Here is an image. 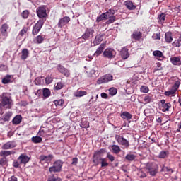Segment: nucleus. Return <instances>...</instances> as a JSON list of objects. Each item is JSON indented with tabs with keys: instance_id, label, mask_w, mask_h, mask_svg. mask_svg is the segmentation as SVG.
Instances as JSON below:
<instances>
[{
	"instance_id": "nucleus-43",
	"label": "nucleus",
	"mask_w": 181,
	"mask_h": 181,
	"mask_svg": "<svg viewBox=\"0 0 181 181\" xmlns=\"http://www.w3.org/2000/svg\"><path fill=\"white\" fill-rule=\"evenodd\" d=\"M11 75H7L6 77H4L2 79L3 84H8V83H9L11 82Z\"/></svg>"
},
{
	"instance_id": "nucleus-13",
	"label": "nucleus",
	"mask_w": 181,
	"mask_h": 181,
	"mask_svg": "<svg viewBox=\"0 0 181 181\" xmlns=\"http://www.w3.org/2000/svg\"><path fill=\"white\" fill-rule=\"evenodd\" d=\"M112 78H114L112 75L107 74L98 80V84H103V83H109V81H112Z\"/></svg>"
},
{
	"instance_id": "nucleus-8",
	"label": "nucleus",
	"mask_w": 181,
	"mask_h": 181,
	"mask_svg": "<svg viewBox=\"0 0 181 181\" xmlns=\"http://www.w3.org/2000/svg\"><path fill=\"white\" fill-rule=\"evenodd\" d=\"M115 139L119 145H122V146H124L125 148H129V141H128L125 138L119 135H116Z\"/></svg>"
},
{
	"instance_id": "nucleus-2",
	"label": "nucleus",
	"mask_w": 181,
	"mask_h": 181,
	"mask_svg": "<svg viewBox=\"0 0 181 181\" xmlns=\"http://www.w3.org/2000/svg\"><path fill=\"white\" fill-rule=\"evenodd\" d=\"M146 169L148 170V173L151 176H156V173H158L159 170V165L155 163H151L147 164Z\"/></svg>"
},
{
	"instance_id": "nucleus-31",
	"label": "nucleus",
	"mask_w": 181,
	"mask_h": 181,
	"mask_svg": "<svg viewBox=\"0 0 181 181\" xmlns=\"http://www.w3.org/2000/svg\"><path fill=\"white\" fill-rule=\"evenodd\" d=\"M6 166H8V159L5 157L0 158V168H6Z\"/></svg>"
},
{
	"instance_id": "nucleus-59",
	"label": "nucleus",
	"mask_w": 181,
	"mask_h": 181,
	"mask_svg": "<svg viewBox=\"0 0 181 181\" xmlns=\"http://www.w3.org/2000/svg\"><path fill=\"white\" fill-rule=\"evenodd\" d=\"M153 39H154L155 40H160V33H156L153 34L152 36Z\"/></svg>"
},
{
	"instance_id": "nucleus-60",
	"label": "nucleus",
	"mask_w": 181,
	"mask_h": 181,
	"mask_svg": "<svg viewBox=\"0 0 181 181\" xmlns=\"http://www.w3.org/2000/svg\"><path fill=\"white\" fill-rule=\"evenodd\" d=\"M26 32H28V28L24 27L21 31H20V36H23V35H25V33H26Z\"/></svg>"
},
{
	"instance_id": "nucleus-50",
	"label": "nucleus",
	"mask_w": 181,
	"mask_h": 181,
	"mask_svg": "<svg viewBox=\"0 0 181 181\" xmlns=\"http://www.w3.org/2000/svg\"><path fill=\"white\" fill-rule=\"evenodd\" d=\"M29 11L25 10L22 12L21 16L22 18H23V19H28V18L29 17Z\"/></svg>"
},
{
	"instance_id": "nucleus-24",
	"label": "nucleus",
	"mask_w": 181,
	"mask_h": 181,
	"mask_svg": "<svg viewBox=\"0 0 181 181\" xmlns=\"http://www.w3.org/2000/svg\"><path fill=\"white\" fill-rule=\"evenodd\" d=\"M120 54L123 60H126V59L129 57V53L128 52V49L127 48H123L120 52Z\"/></svg>"
},
{
	"instance_id": "nucleus-52",
	"label": "nucleus",
	"mask_w": 181,
	"mask_h": 181,
	"mask_svg": "<svg viewBox=\"0 0 181 181\" xmlns=\"http://www.w3.org/2000/svg\"><path fill=\"white\" fill-rule=\"evenodd\" d=\"M101 164V168H107L108 166V163L107 162V159L103 158L102 160L100 161Z\"/></svg>"
},
{
	"instance_id": "nucleus-42",
	"label": "nucleus",
	"mask_w": 181,
	"mask_h": 181,
	"mask_svg": "<svg viewBox=\"0 0 181 181\" xmlns=\"http://www.w3.org/2000/svg\"><path fill=\"white\" fill-rule=\"evenodd\" d=\"M173 46H174V47H180V46H181V37H180L177 40H175L173 42Z\"/></svg>"
},
{
	"instance_id": "nucleus-16",
	"label": "nucleus",
	"mask_w": 181,
	"mask_h": 181,
	"mask_svg": "<svg viewBox=\"0 0 181 181\" xmlns=\"http://www.w3.org/2000/svg\"><path fill=\"white\" fill-rule=\"evenodd\" d=\"M13 148H16V142L14 141H8L1 146V149L4 150L13 149Z\"/></svg>"
},
{
	"instance_id": "nucleus-40",
	"label": "nucleus",
	"mask_w": 181,
	"mask_h": 181,
	"mask_svg": "<svg viewBox=\"0 0 181 181\" xmlns=\"http://www.w3.org/2000/svg\"><path fill=\"white\" fill-rule=\"evenodd\" d=\"M135 158H136V156L134 154H127L125 156L126 160H128L129 162H132V160H135Z\"/></svg>"
},
{
	"instance_id": "nucleus-27",
	"label": "nucleus",
	"mask_w": 181,
	"mask_h": 181,
	"mask_svg": "<svg viewBox=\"0 0 181 181\" xmlns=\"http://www.w3.org/2000/svg\"><path fill=\"white\" fill-rule=\"evenodd\" d=\"M13 125H19V124H21V122H22V116L18 115H16L13 121H12Z\"/></svg>"
},
{
	"instance_id": "nucleus-53",
	"label": "nucleus",
	"mask_w": 181,
	"mask_h": 181,
	"mask_svg": "<svg viewBox=\"0 0 181 181\" xmlns=\"http://www.w3.org/2000/svg\"><path fill=\"white\" fill-rule=\"evenodd\" d=\"M81 127L82 128H90V123L87 121L81 122Z\"/></svg>"
},
{
	"instance_id": "nucleus-9",
	"label": "nucleus",
	"mask_w": 181,
	"mask_h": 181,
	"mask_svg": "<svg viewBox=\"0 0 181 181\" xmlns=\"http://www.w3.org/2000/svg\"><path fill=\"white\" fill-rule=\"evenodd\" d=\"M44 23L45 22H43L42 20L38 21L33 28L32 34L34 35H37V33L40 32V29H42L43 27Z\"/></svg>"
},
{
	"instance_id": "nucleus-57",
	"label": "nucleus",
	"mask_w": 181,
	"mask_h": 181,
	"mask_svg": "<svg viewBox=\"0 0 181 181\" xmlns=\"http://www.w3.org/2000/svg\"><path fill=\"white\" fill-rule=\"evenodd\" d=\"M161 172H172L173 173V170H172V168H169L168 167L163 165L161 169Z\"/></svg>"
},
{
	"instance_id": "nucleus-36",
	"label": "nucleus",
	"mask_w": 181,
	"mask_h": 181,
	"mask_svg": "<svg viewBox=\"0 0 181 181\" xmlns=\"http://www.w3.org/2000/svg\"><path fill=\"white\" fill-rule=\"evenodd\" d=\"M112 151L114 153L118 155V153H119V152L121 151V148H119L118 145L113 144L112 146Z\"/></svg>"
},
{
	"instance_id": "nucleus-49",
	"label": "nucleus",
	"mask_w": 181,
	"mask_h": 181,
	"mask_svg": "<svg viewBox=\"0 0 181 181\" xmlns=\"http://www.w3.org/2000/svg\"><path fill=\"white\" fill-rule=\"evenodd\" d=\"M118 93V90L115 88H110L109 89V94L110 95H115Z\"/></svg>"
},
{
	"instance_id": "nucleus-1",
	"label": "nucleus",
	"mask_w": 181,
	"mask_h": 181,
	"mask_svg": "<svg viewBox=\"0 0 181 181\" xmlns=\"http://www.w3.org/2000/svg\"><path fill=\"white\" fill-rule=\"evenodd\" d=\"M12 105H13V101L12 100L11 96L3 95L1 99V105L0 103V114L1 112H2L1 107H4V108H8V110H11V108H12Z\"/></svg>"
},
{
	"instance_id": "nucleus-64",
	"label": "nucleus",
	"mask_w": 181,
	"mask_h": 181,
	"mask_svg": "<svg viewBox=\"0 0 181 181\" xmlns=\"http://www.w3.org/2000/svg\"><path fill=\"white\" fill-rule=\"evenodd\" d=\"M4 70H6V66L0 64V71H4Z\"/></svg>"
},
{
	"instance_id": "nucleus-56",
	"label": "nucleus",
	"mask_w": 181,
	"mask_h": 181,
	"mask_svg": "<svg viewBox=\"0 0 181 181\" xmlns=\"http://www.w3.org/2000/svg\"><path fill=\"white\" fill-rule=\"evenodd\" d=\"M157 65V69H154V73L158 71H160V70H163V68L162 67V64L158 62L156 64Z\"/></svg>"
},
{
	"instance_id": "nucleus-48",
	"label": "nucleus",
	"mask_w": 181,
	"mask_h": 181,
	"mask_svg": "<svg viewBox=\"0 0 181 181\" xmlns=\"http://www.w3.org/2000/svg\"><path fill=\"white\" fill-rule=\"evenodd\" d=\"M54 103L55 104L56 107L57 106H60L62 107V105H63V104H64V100L63 99H60V100H57L54 101Z\"/></svg>"
},
{
	"instance_id": "nucleus-10",
	"label": "nucleus",
	"mask_w": 181,
	"mask_h": 181,
	"mask_svg": "<svg viewBox=\"0 0 181 181\" xmlns=\"http://www.w3.org/2000/svg\"><path fill=\"white\" fill-rule=\"evenodd\" d=\"M94 36V28H86L85 33L83 34L81 37L84 40H88L89 37H93Z\"/></svg>"
},
{
	"instance_id": "nucleus-55",
	"label": "nucleus",
	"mask_w": 181,
	"mask_h": 181,
	"mask_svg": "<svg viewBox=\"0 0 181 181\" xmlns=\"http://www.w3.org/2000/svg\"><path fill=\"white\" fill-rule=\"evenodd\" d=\"M107 158L110 162H114V160H115V157H114V156L111 155L110 153H107Z\"/></svg>"
},
{
	"instance_id": "nucleus-26",
	"label": "nucleus",
	"mask_w": 181,
	"mask_h": 181,
	"mask_svg": "<svg viewBox=\"0 0 181 181\" xmlns=\"http://www.w3.org/2000/svg\"><path fill=\"white\" fill-rule=\"evenodd\" d=\"M29 57V50L28 49H23L21 51V59L26 60Z\"/></svg>"
},
{
	"instance_id": "nucleus-17",
	"label": "nucleus",
	"mask_w": 181,
	"mask_h": 181,
	"mask_svg": "<svg viewBox=\"0 0 181 181\" xmlns=\"http://www.w3.org/2000/svg\"><path fill=\"white\" fill-rule=\"evenodd\" d=\"M69 22H70V17L69 16L63 17L62 18L59 19L58 22V27L63 28V26H66V25H67Z\"/></svg>"
},
{
	"instance_id": "nucleus-51",
	"label": "nucleus",
	"mask_w": 181,
	"mask_h": 181,
	"mask_svg": "<svg viewBox=\"0 0 181 181\" xmlns=\"http://www.w3.org/2000/svg\"><path fill=\"white\" fill-rule=\"evenodd\" d=\"M166 18V14L162 13L158 15V21L159 22H165V19Z\"/></svg>"
},
{
	"instance_id": "nucleus-11",
	"label": "nucleus",
	"mask_w": 181,
	"mask_h": 181,
	"mask_svg": "<svg viewBox=\"0 0 181 181\" xmlns=\"http://www.w3.org/2000/svg\"><path fill=\"white\" fill-rule=\"evenodd\" d=\"M8 29H9V25L8 23H4L0 27V36L6 39L8 37Z\"/></svg>"
},
{
	"instance_id": "nucleus-4",
	"label": "nucleus",
	"mask_w": 181,
	"mask_h": 181,
	"mask_svg": "<svg viewBox=\"0 0 181 181\" xmlns=\"http://www.w3.org/2000/svg\"><path fill=\"white\" fill-rule=\"evenodd\" d=\"M179 87H180V81H176L173 85L171 89L164 93L166 97H170V95H175V94H176V91L179 90Z\"/></svg>"
},
{
	"instance_id": "nucleus-14",
	"label": "nucleus",
	"mask_w": 181,
	"mask_h": 181,
	"mask_svg": "<svg viewBox=\"0 0 181 181\" xmlns=\"http://www.w3.org/2000/svg\"><path fill=\"white\" fill-rule=\"evenodd\" d=\"M54 158V156L52 154H49L48 156L41 155L39 157L40 163H42V162H46V163H50V162L53 160Z\"/></svg>"
},
{
	"instance_id": "nucleus-39",
	"label": "nucleus",
	"mask_w": 181,
	"mask_h": 181,
	"mask_svg": "<svg viewBox=\"0 0 181 181\" xmlns=\"http://www.w3.org/2000/svg\"><path fill=\"white\" fill-rule=\"evenodd\" d=\"M105 153V149L101 148L100 150L96 151L93 155L96 156H100L101 158V156H103Z\"/></svg>"
},
{
	"instance_id": "nucleus-58",
	"label": "nucleus",
	"mask_w": 181,
	"mask_h": 181,
	"mask_svg": "<svg viewBox=\"0 0 181 181\" xmlns=\"http://www.w3.org/2000/svg\"><path fill=\"white\" fill-rule=\"evenodd\" d=\"M52 81H53V78H52V76H47L45 78L46 84H51V83H52Z\"/></svg>"
},
{
	"instance_id": "nucleus-32",
	"label": "nucleus",
	"mask_w": 181,
	"mask_h": 181,
	"mask_svg": "<svg viewBox=\"0 0 181 181\" xmlns=\"http://www.w3.org/2000/svg\"><path fill=\"white\" fill-rule=\"evenodd\" d=\"M74 97H84V95H87V91L84 90H77L74 93Z\"/></svg>"
},
{
	"instance_id": "nucleus-38",
	"label": "nucleus",
	"mask_w": 181,
	"mask_h": 181,
	"mask_svg": "<svg viewBox=\"0 0 181 181\" xmlns=\"http://www.w3.org/2000/svg\"><path fill=\"white\" fill-rule=\"evenodd\" d=\"M31 141L32 142H33V144H40V142H42L43 139H42V137L36 136L32 137Z\"/></svg>"
},
{
	"instance_id": "nucleus-46",
	"label": "nucleus",
	"mask_w": 181,
	"mask_h": 181,
	"mask_svg": "<svg viewBox=\"0 0 181 181\" xmlns=\"http://www.w3.org/2000/svg\"><path fill=\"white\" fill-rule=\"evenodd\" d=\"M107 20L105 17V13H103L100 16L97 17L96 22H101V21H105Z\"/></svg>"
},
{
	"instance_id": "nucleus-29",
	"label": "nucleus",
	"mask_w": 181,
	"mask_h": 181,
	"mask_svg": "<svg viewBox=\"0 0 181 181\" xmlns=\"http://www.w3.org/2000/svg\"><path fill=\"white\" fill-rule=\"evenodd\" d=\"M44 129H41L39 132H38V135L40 136H45V135H47L49 132V127H42Z\"/></svg>"
},
{
	"instance_id": "nucleus-7",
	"label": "nucleus",
	"mask_w": 181,
	"mask_h": 181,
	"mask_svg": "<svg viewBox=\"0 0 181 181\" xmlns=\"http://www.w3.org/2000/svg\"><path fill=\"white\" fill-rule=\"evenodd\" d=\"M37 15L38 18L40 19H44L45 18H47V13L46 11V7L45 6H40L37 8L36 10Z\"/></svg>"
},
{
	"instance_id": "nucleus-22",
	"label": "nucleus",
	"mask_w": 181,
	"mask_h": 181,
	"mask_svg": "<svg viewBox=\"0 0 181 181\" xmlns=\"http://www.w3.org/2000/svg\"><path fill=\"white\" fill-rule=\"evenodd\" d=\"M105 49V44L102 43L100 45L99 47L96 49L95 52L94 53V56L96 57H98L103 52H104V49Z\"/></svg>"
},
{
	"instance_id": "nucleus-23",
	"label": "nucleus",
	"mask_w": 181,
	"mask_h": 181,
	"mask_svg": "<svg viewBox=\"0 0 181 181\" xmlns=\"http://www.w3.org/2000/svg\"><path fill=\"white\" fill-rule=\"evenodd\" d=\"M170 62H171L173 66H180L181 65V61L180 57H173L170 59Z\"/></svg>"
},
{
	"instance_id": "nucleus-34",
	"label": "nucleus",
	"mask_w": 181,
	"mask_h": 181,
	"mask_svg": "<svg viewBox=\"0 0 181 181\" xmlns=\"http://www.w3.org/2000/svg\"><path fill=\"white\" fill-rule=\"evenodd\" d=\"M161 108L163 112H166V111H169V108H172V104L165 103V105H161Z\"/></svg>"
},
{
	"instance_id": "nucleus-5",
	"label": "nucleus",
	"mask_w": 181,
	"mask_h": 181,
	"mask_svg": "<svg viewBox=\"0 0 181 181\" xmlns=\"http://www.w3.org/2000/svg\"><path fill=\"white\" fill-rule=\"evenodd\" d=\"M63 166V162L62 160H58L54 163V165L52 167H50L49 169V171L50 173H56L57 172H60L62 170V168Z\"/></svg>"
},
{
	"instance_id": "nucleus-6",
	"label": "nucleus",
	"mask_w": 181,
	"mask_h": 181,
	"mask_svg": "<svg viewBox=\"0 0 181 181\" xmlns=\"http://www.w3.org/2000/svg\"><path fill=\"white\" fill-rule=\"evenodd\" d=\"M116 55L117 52H115L112 48H107L103 52V57H105L106 59H114V57H115Z\"/></svg>"
},
{
	"instance_id": "nucleus-54",
	"label": "nucleus",
	"mask_w": 181,
	"mask_h": 181,
	"mask_svg": "<svg viewBox=\"0 0 181 181\" xmlns=\"http://www.w3.org/2000/svg\"><path fill=\"white\" fill-rule=\"evenodd\" d=\"M141 93H149V88L146 86H142L140 88Z\"/></svg>"
},
{
	"instance_id": "nucleus-28",
	"label": "nucleus",
	"mask_w": 181,
	"mask_h": 181,
	"mask_svg": "<svg viewBox=\"0 0 181 181\" xmlns=\"http://www.w3.org/2000/svg\"><path fill=\"white\" fill-rule=\"evenodd\" d=\"M165 42L167 43H172V40H173V37H172V33L167 32L165 33Z\"/></svg>"
},
{
	"instance_id": "nucleus-20",
	"label": "nucleus",
	"mask_w": 181,
	"mask_h": 181,
	"mask_svg": "<svg viewBox=\"0 0 181 181\" xmlns=\"http://www.w3.org/2000/svg\"><path fill=\"white\" fill-rule=\"evenodd\" d=\"M124 5L129 9V11H135V9H136V6L131 1H124Z\"/></svg>"
},
{
	"instance_id": "nucleus-35",
	"label": "nucleus",
	"mask_w": 181,
	"mask_h": 181,
	"mask_svg": "<svg viewBox=\"0 0 181 181\" xmlns=\"http://www.w3.org/2000/svg\"><path fill=\"white\" fill-rule=\"evenodd\" d=\"M45 36L44 35H40L35 37V42L38 45L40 43H43V41L45 40Z\"/></svg>"
},
{
	"instance_id": "nucleus-62",
	"label": "nucleus",
	"mask_w": 181,
	"mask_h": 181,
	"mask_svg": "<svg viewBox=\"0 0 181 181\" xmlns=\"http://www.w3.org/2000/svg\"><path fill=\"white\" fill-rule=\"evenodd\" d=\"M78 163V159L77 158H74L72 159V165H74V166H76Z\"/></svg>"
},
{
	"instance_id": "nucleus-44",
	"label": "nucleus",
	"mask_w": 181,
	"mask_h": 181,
	"mask_svg": "<svg viewBox=\"0 0 181 181\" xmlns=\"http://www.w3.org/2000/svg\"><path fill=\"white\" fill-rule=\"evenodd\" d=\"M42 93H43V96L45 98L50 97V93H51L50 90H49L47 88H45V89H43Z\"/></svg>"
},
{
	"instance_id": "nucleus-15",
	"label": "nucleus",
	"mask_w": 181,
	"mask_h": 181,
	"mask_svg": "<svg viewBox=\"0 0 181 181\" xmlns=\"http://www.w3.org/2000/svg\"><path fill=\"white\" fill-rule=\"evenodd\" d=\"M18 162H20L21 165H26L29 160H30V158L26 154H21L18 158Z\"/></svg>"
},
{
	"instance_id": "nucleus-30",
	"label": "nucleus",
	"mask_w": 181,
	"mask_h": 181,
	"mask_svg": "<svg viewBox=\"0 0 181 181\" xmlns=\"http://www.w3.org/2000/svg\"><path fill=\"white\" fill-rule=\"evenodd\" d=\"M132 37H133L134 40H141L142 33L141 32H134L133 33Z\"/></svg>"
},
{
	"instance_id": "nucleus-41",
	"label": "nucleus",
	"mask_w": 181,
	"mask_h": 181,
	"mask_svg": "<svg viewBox=\"0 0 181 181\" xmlns=\"http://www.w3.org/2000/svg\"><path fill=\"white\" fill-rule=\"evenodd\" d=\"M47 181H62V178L54 176V175H52L48 177Z\"/></svg>"
},
{
	"instance_id": "nucleus-61",
	"label": "nucleus",
	"mask_w": 181,
	"mask_h": 181,
	"mask_svg": "<svg viewBox=\"0 0 181 181\" xmlns=\"http://www.w3.org/2000/svg\"><path fill=\"white\" fill-rule=\"evenodd\" d=\"M152 100V98L151 96H146L144 98V102L146 103V104H149V103H151Z\"/></svg>"
},
{
	"instance_id": "nucleus-19",
	"label": "nucleus",
	"mask_w": 181,
	"mask_h": 181,
	"mask_svg": "<svg viewBox=\"0 0 181 181\" xmlns=\"http://www.w3.org/2000/svg\"><path fill=\"white\" fill-rule=\"evenodd\" d=\"M11 117H12L11 112H6L0 119V124H4L5 122H8L11 119Z\"/></svg>"
},
{
	"instance_id": "nucleus-63",
	"label": "nucleus",
	"mask_w": 181,
	"mask_h": 181,
	"mask_svg": "<svg viewBox=\"0 0 181 181\" xmlns=\"http://www.w3.org/2000/svg\"><path fill=\"white\" fill-rule=\"evenodd\" d=\"M8 181H18V178L15 175H13L8 178Z\"/></svg>"
},
{
	"instance_id": "nucleus-21",
	"label": "nucleus",
	"mask_w": 181,
	"mask_h": 181,
	"mask_svg": "<svg viewBox=\"0 0 181 181\" xmlns=\"http://www.w3.org/2000/svg\"><path fill=\"white\" fill-rule=\"evenodd\" d=\"M120 117L122 119H126V121H131V119H132V115L127 111L122 112L120 114Z\"/></svg>"
},
{
	"instance_id": "nucleus-37",
	"label": "nucleus",
	"mask_w": 181,
	"mask_h": 181,
	"mask_svg": "<svg viewBox=\"0 0 181 181\" xmlns=\"http://www.w3.org/2000/svg\"><path fill=\"white\" fill-rule=\"evenodd\" d=\"M168 156H169V151H165L160 152L158 155V158L160 159H165V158H168Z\"/></svg>"
},
{
	"instance_id": "nucleus-25",
	"label": "nucleus",
	"mask_w": 181,
	"mask_h": 181,
	"mask_svg": "<svg viewBox=\"0 0 181 181\" xmlns=\"http://www.w3.org/2000/svg\"><path fill=\"white\" fill-rule=\"evenodd\" d=\"M101 160H103V158L93 154V162L95 166H98L101 163Z\"/></svg>"
},
{
	"instance_id": "nucleus-18",
	"label": "nucleus",
	"mask_w": 181,
	"mask_h": 181,
	"mask_svg": "<svg viewBox=\"0 0 181 181\" xmlns=\"http://www.w3.org/2000/svg\"><path fill=\"white\" fill-rule=\"evenodd\" d=\"M105 35L104 33L98 34L93 40V46H98V45L101 43L102 40H103V37H104Z\"/></svg>"
},
{
	"instance_id": "nucleus-33",
	"label": "nucleus",
	"mask_w": 181,
	"mask_h": 181,
	"mask_svg": "<svg viewBox=\"0 0 181 181\" xmlns=\"http://www.w3.org/2000/svg\"><path fill=\"white\" fill-rule=\"evenodd\" d=\"M13 153L12 151H1L0 152V156H3V158H6V156H9Z\"/></svg>"
},
{
	"instance_id": "nucleus-45",
	"label": "nucleus",
	"mask_w": 181,
	"mask_h": 181,
	"mask_svg": "<svg viewBox=\"0 0 181 181\" xmlns=\"http://www.w3.org/2000/svg\"><path fill=\"white\" fill-rule=\"evenodd\" d=\"M153 56H155L156 57H163V53L159 50H156L153 51Z\"/></svg>"
},
{
	"instance_id": "nucleus-3",
	"label": "nucleus",
	"mask_w": 181,
	"mask_h": 181,
	"mask_svg": "<svg viewBox=\"0 0 181 181\" xmlns=\"http://www.w3.org/2000/svg\"><path fill=\"white\" fill-rule=\"evenodd\" d=\"M115 15V11L112 9H109L106 13H105L106 20L108 19V21L106 22L107 25L114 23V21H116L117 17Z\"/></svg>"
},
{
	"instance_id": "nucleus-12",
	"label": "nucleus",
	"mask_w": 181,
	"mask_h": 181,
	"mask_svg": "<svg viewBox=\"0 0 181 181\" xmlns=\"http://www.w3.org/2000/svg\"><path fill=\"white\" fill-rule=\"evenodd\" d=\"M57 69L61 74L64 76L65 77H70V70L63 66L62 64H58L57 66Z\"/></svg>"
},
{
	"instance_id": "nucleus-47",
	"label": "nucleus",
	"mask_w": 181,
	"mask_h": 181,
	"mask_svg": "<svg viewBox=\"0 0 181 181\" xmlns=\"http://www.w3.org/2000/svg\"><path fill=\"white\" fill-rule=\"evenodd\" d=\"M63 87H64V84H63L62 82H58L54 85V90H62Z\"/></svg>"
}]
</instances>
